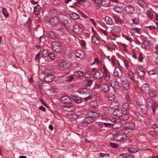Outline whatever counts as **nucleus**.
<instances>
[{
	"label": "nucleus",
	"instance_id": "obj_1",
	"mask_svg": "<svg viewBox=\"0 0 158 158\" xmlns=\"http://www.w3.org/2000/svg\"><path fill=\"white\" fill-rule=\"evenodd\" d=\"M87 117L85 118L84 120V122L87 124H90L94 122L95 118L99 116V114L94 111L89 110L86 113Z\"/></svg>",
	"mask_w": 158,
	"mask_h": 158
},
{
	"label": "nucleus",
	"instance_id": "obj_2",
	"mask_svg": "<svg viewBox=\"0 0 158 158\" xmlns=\"http://www.w3.org/2000/svg\"><path fill=\"white\" fill-rule=\"evenodd\" d=\"M72 1L73 4L70 6L72 8H75L77 6V3L81 5L85 8H87L90 6V3L87 0H65L64 2L67 4L69 2Z\"/></svg>",
	"mask_w": 158,
	"mask_h": 158
},
{
	"label": "nucleus",
	"instance_id": "obj_3",
	"mask_svg": "<svg viewBox=\"0 0 158 158\" xmlns=\"http://www.w3.org/2000/svg\"><path fill=\"white\" fill-rule=\"evenodd\" d=\"M127 135L124 130H122L117 132L114 135V138L117 141L121 142L126 139Z\"/></svg>",
	"mask_w": 158,
	"mask_h": 158
},
{
	"label": "nucleus",
	"instance_id": "obj_4",
	"mask_svg": "<svg viewBox=\"0 0 158 158\" xmlns=\"http://www.w3.org/2000/svg\"><path fill=\"white\" fill-rule=\"evenodd\" d=\"M52 49L56 52H60L62 51V47L60 44L56 41L53 42L51 45Z\"/></svg>",
	"mask_w": 158,
	"mask_h": 158
},
{
	"label": "nucleus",
	"instance_id": "obj_5",
	"mask_svg": "<svg viewBox=\"0 0 158 158\" xmlns=\"http://www.w3.org/2000/svg\"><path fill=\"white\" fill-rule=\"evenodd\" d=\"M148 112L147 108L146 106L143 105L140 106V110L139 111V115L142 117H145Z\"/></svg>",
	"mask_w": 158,
	"mask_h": 158
},
{
	"label": "nucleus",
	"instance_id": "obj_6",
	"mask_svg": "<svg viewBox=\"0 0 158 158\" xmlns=\"http://www.w3.org/2000/svg\"><path fill=\"white\" fill-rule=\"evenodd\" d=\"M150 89V88L149 85L147 83H144L141 85L140 90L142 93L147 94L149 92Z\"/></svg>",
	"mask_w": 158,
	"mask_h": 158
},
{
	"label": "nucleus",
	"instance_id": "obj_7",
	"mask_svg": "<svg viewBox=\"0 0 158 158\" xmlns=\"http://www.w3.org/2000/svg\"><path fill=\"white\" fill-rule=\"evenodd\" d=\"M59 23V20L57 16L53 17L50 19V25L53 27L56 26Z\"/></svg>",
	"mask_w": 158,
	"mask_h": 158
},
{
	"label": "nucleus",
	"instance_id": "obj_8",
	"mask_svg": "<svg viewBox=\"0 0 158 158\" xmlns=\"http://www.w3.org/2000/svg\"><path fill=\"white\" fill-rule=\"evenodd\" d=\"M110 83L111 86L113 89L116 91H118L119 89V86L118 82L115 79L111 80L110 81Z\"/></svg>",
	"mask_w": 158,
	"mask_h": 158
},
{
	"label": "nucleus",
	"instance_id": "obj_9",
	"mask_svg": "<svg viewBox=\"0 0 158 158\" xmlns=\"http://www.w3.org/2000/svg\"><path fill=\"white\" fill-rule=\"evenodd\" d=\"M69 67V64L65 61L60 62L59 65V69L60 70H65Z\"/></svg>",
	"mask_w": 158,
	"mask_h": 158
},
{
	"label": "nucleus",
	"instance_id": "obj_10",
	"mask_svg": "<svg viewBox=\"0 0 158 158\" xmlns=\"http://www.w3.org/2000/svg\"><path fill=\"white\" fill-rule=\"evenodd\" d=\"M125 10L127 13L128 14H132L135 11L134 7L131 5L126 6L125 8Z\"/></svg>",
	"mask_w": 158,
	"mask_h": 158
},
{
	"label": "nucleus",
	"instance_id": "obj_11",
	"mask_svg": "<svg viewBox=\"0 0 158 158\" xmlns=\"http://www.w3.org/2000/svg\"><path fill=\"white\" fill-rule=\"evenodd\" d=\"M104 75L103 72L102 70H99L94 74V77L96 79H99L102 78Z\"/></svg>",
	"mask_w": 158,
	"mask_h": 158
},
{
	"label": "nucleus",
	"instance_id": "obj_12",
	"mask_svg": "<svg viewBox=\"0 0 158 158\" xmlns=\"http://www.w3.org/2000/svg\"><path fill=\"white\" fill-rule=\"evenodd\" d=\"M62 108L64 110L68 112L72 111L75 109L73 105H70L63 106Z\"/></svg>",
	"mask_w": 158,
	"mask_h": 158
},
{
	"label": "nucleus",
	"instance_id": "obj_13",
	"mask_svg": "<svg viewBox=\"0 0 158 158\" xmlns=\"http://www.w3.org/2000/svg\"><path fill=\"white\" fill-rule=\"evenodd\" d=\"M73 30L75 33L77 34H80L83 31L81 27L77 24H75L74 25Z\"/></svg>",
	"mask_w": 158,
	"mask_h": 158
},
{
	"label": "nucleus",
	"instance_id": "obj_14",
	"mask_svg": "<svg viewBox=\"0 0 158 158\" xmlns=\"http://www.w3.org/2000/svg\"><path fill=\"white\" fill-rule=\"evenodd\" d=\"M60 101L63 103L68 104L71 102V99L68 96H65L62 97L60 99Z\"/></svg>",
	"mask_w": 158,
	"mask_h": 158
},
{
	"label": "nucleus",
	"instance_id": "obj_15",
	"mask_svg": "<svg viewBox=\"0 0 158 158\" xmlns=\"http://www.w3.org/2000/svg\"><path fill=\"white\" fill-rule=\"evenodd\" d=\"M129 152L131 153H135L139 150V148L135 145H132L128 149Z\"/></svg>",
	"mask_w": 158,
	"mask_h": 158
},
{
	"label": "nucleus",
	"instance_id": "obj_16",
	"mask_svg": "<svg viewBox=\"0 0 158 158\" xmlns=\"http://www.w3.org/2000/svg\"><path fill=\"white\" fill-rule=\"evenodd\" d=\"M114 74L116 76L119 78L122 77L123 75V73L122 70L118 67H116L115 68L114 71Z\"/></svg>",
	"mask_w": 158,
	"mask_h": 158
},
{
	"label": "nucleus",
	"instance_id": "obj_17",
	"mask_svg": "<svg viewBox=\"0 0 158 158\" xmlns=\"http://www.w3.org/2000/svg\"><path fill=\"white\" fill-rule=\"evenodd\" d=\"M76 56L77 57L82 59L85 57V54L82 50H78L76 52Z\"/></svg>",
	"mask_w": 158,
	"mask_h": 158
},
{
	"label": "nucleus",
	"instance_id": "obj_18",
	"mask_svg": "<svg viewBox=\"0 0 158 158\" xmlns=\"http://www.w3.org/2000/svg\"><path fill=\"white\" fill-rule=\"evenodd\" d=\"M137 73L139 76L141 77H143L145 75V71L143 68H139L138 69Z\"/></svg>",
	"mask_w": 158,
	"mask_h": 158
},
{
	"label": "nucleus",
	"instance_id": "obj_19",
	"mask_svg": "<svg viewBox=\"0 0 158 158\" xmlns=\"http://www.w3.org/2000/svg\"><path fill=\"white\" fill-rule=\"evenodd\" d=\"M149 92L147 93L149 96L152 98H154L156 96V90L153 88L150 89Z\"/></svg>",
	"mask_w": 158,
	"mask_h": 158
},
{
	"label": "nucleus",
	"instance_id": "obj_20",
	"mask_svg": "<svg viewBox=\"0 0 158 158\" xmlns=\"http://www.w3.org/2000/svg\"><path fill=\"white\" fill-rule=\"evenodd\" d=\"M123 113L122 110L119 109H116L113 112V114L114 116L118 117L119 119Z\"/></svg>",
	"mask_w": 158,
	"mask_h": 158
},
{
	"label": "nucleus",
	"instance_id": "obj_21",
	"mask_svg": "<svg viewBox=\"0 0 158 158\" xmlns=\"http://www.w3.org/2000/svg\"><path fill=\"white\" fill-rule=\"evenodd\" d=\"M137 3L142 8H146L147 6L146 3L143 0H137Z\"/></svg>",
	"mask_w": 158,
	"mask_h": 158
},
{
	"label": "nucleus",
	"instance_id": "obj_22",
	"mask_svg": "<svg viewBox=\"0 0 158 158\" xmlns=\"http://www.w3.org/2000/svg\"><path fill=\"white\" fill-rule=\"evenodd\" d=\"M122 84L123 87L126 90H128L130 88L129 83L127 79H125L122 80Z\"/></svg>",
	"mask_w": 158,
	"mask_h": 158
},
{
	"label": "nucleus",
	"instance_id": "obj_23",
	"mask_svg": "<svg viewBox=\"0 0 158 158\" xmlns=\"http://www.w3.org/2000/svg\"><path fill=\"white\" fill-rule=\"evenodd\" d=\"M118 106L119 103L116 101L112 102L110 105V106L111 108L114 109H116Z\"/></svg>",
	"mask_w": 158,
	"mask_h": 158
},
{
	"label": "nucleus",
	"instance_id": "obj_24",
	"mask_svg": "<svg viewBox=\"0 0 158 158\" xmlns=\"http://www.w3.org/2000/svg\"><path fill=\"white\" fill-rule=\"evenodd\" d=\"M113 18L115 20L117 23H121L123 22V21L121 19L120 17L116 15H113Z\"/></svg>",
	"mask_w": 158,
	"mask_h": 158
},
{
	"label": "nucleus",
	"instance_id": "obj_25",
	"mask_svg": "<svg viewBox=\"0 0 158 158\" xmlns=\"http://www.w3.org/2000/svg\"><path fill=\"white\" fill-rule=\"evenodd\" d=\"M72 98L76 103H80L82 102V100L81 98L79 97L75 96H71Z\"/></svg>",
	"mask_w": 158,
	"mask_h": 158
},
{
	"label": "nucleus",
	"instance_id": "obj_26",
	"mask_svg": "<svg viewBox=\"0 0 158 158\" xmlns=\"http://www.w3.org/2000/svg\"><path fill=\"white\" fill-rule=\"evenodd\" d=\"M129 118V115L128 114H126V113H123L122 115H121V116L119 118V119L121 120L125 121L127 120Z\"/></svg>",
	"mask_w": 158,
	"mask_h": 158
},
{
	"label": "nucleus",
	"instance_id": "obj_27",
	"mask_svg": "<svg viewBox=\"0 0 158 158\" xmlns=\"http://www.w3.org/2000/svg\"><path fill=\"white\" fill-rule=\"evenodd\" d=\"M74 76L77 77H80L84 75V72L82 71H77L74 72Z\"/></svg>",
	"mask_w": 158,
	"mask_h": 158
},
{
	"label": "nucleus",
	"instance_id": "obj_28",
	"mask_svg": "<svg viewBox=\"0 0 158 158\" xmlns=\"http://www.w3.org/2000/svg\"><path fill=\"white\" fill-rule=\"evenodd\" d=\"M41 7L39 5H37L34 7V11L35 14L36 15H38L40 13Z\"/></svg>",
	"mask_w": 158,
	"mask_h": 158
},
{
	"label": "nucleus",
	"instance_id": "obj_29",
	"mask_svg": "<svg viewBox=\"0 0 158 158\" xmlns=\"http://www.w3.org/2000/svg\"><path fill=\"white\" fill-rule=\"evenodd\" d=\"M101 88L103 92H106L109 90V86L107 84H103L102 85Z\"/></svg>",
	"mask_w": 158,
	"mask_h": 158
},
{
	"label": "nucleus",
	"instance_id": "obj_30",
	"mask_svg": "<svg viewBox=\"0 0 158 158\" xmlns=\"http://www.w3.org/2000/svg\"><path fill=\"white\" fill-rule=\"evenodd\" d=\"M83 84L84 85L88 87L92 85V81L90 79H87L84 81Z\"/></svg>",
	"mask_w": 158,
	"mask_h": 158
},
{
	"label": "nucleus",
	"instance_id": "obj_31",
	"mask_svg": "<svg viewBox=\"0 0 158 158\" xmlns=\"http://www.w3.org/2000/svg\"><path fill=\"white\" fill-rule=\"evenodd\" d=\"M70 16L72 19L75 20L78 19L80 18L79 15L75 13H73L71 14H70Z\"/></svg>",
	"mask_w": 158,
	"mask_h": 158
},
{
	"label": "nucleus",
	"instance_id": "obj_32",
	"mask_svg": "<svg viewBox=\"0 0 158 158\" xmlns=\"http://www.w3.org/2000/svg\"><path fill=\"white\" fill-rule=\"evenodd\" d=\"M68 118L71 120L76 119L78 118L77 116L75 113H73L69 114L68 116Z\"/></svg>",
	"mask_w": 158,
	"mask_h": 158
},
{
	"label": "nucleus",
	"instance_id": "obj_33",
	"mask_svg": "<svg viewBox=\"0 0 158 158\" xmlns=\"http://www.w3.org/2000/svg\"><path fill=\"white\" fill-rule=\"evenodd\" d=\"M105 21L106 23L108 25L113 24V22L112 19L109 16H106L105 18Z\"/></svg>",
	"mask_w": 158,
	"mask_h": 158
},
{
	"label": "nucleus",
	"instance_id": "obj_34",
	"mask_svg": "<svg viewBox=\"0 0 158 158\" xmlns=\"http://www.w3.org/2000/svg\"><path fill=\"white\" fill-rule=\"evenodd\" d=\"M78 92L82 94H85L88 93L89 90L88 88H84L78 90Z\"/></svg>",
	"mask_w": 158,
	"mask_h": 158
},
{
	"label": "nucleus",
	"instance_id": "obj_35",
	"mask_svg": "<svg viewBox=\"0 0 158 158\" xmlns=\"http://www.w3.org/2000/svg\"><path fill=\"white\" fill-rule=\"evenodd\" d=\"M110 4V0H103L102 2V5L105 7L108 6Z\"/></svg>",
	"mask_w": 158,
	"mask_h": 158
},
{
	"label": "nucleus",
	"instance_id": "obj_36",
	"mask_svg": "<svg viewBox=\"0 0 158 158\" xmlns=\"http://www.w3.org/2000/svg\"><path fill=\"white\" fill-rule=\"evenodd\" d=\"M146 14L150 19H152L154 18V15L153 13L150 10L146 12Z\"/></svg>",
	"mask_w": 158,
	"mask_h": 158
},
{
	"label": "nucleus",
	"instance_id": "obj_37",
	"mask_svg": "<svg viewBox=\"0 0 158 158\" xmlns=\"http://www.w3.org/2000/svg\"><path fill=\"white\" fill-rule=\"evenodd\" d=\"M92 41L96 44H99L100 43V41L99 39L97 37L95 36H94L91 37Z\"/></svg>",
	"mask_w": 158,
	"mask_h": 158
},
{
	"label": "nucleus",
	"instance_id": "obj_38",
	"mask_svg": "<svg viewBox=\"0 0 158 158\" xmlns=\"http://www.w3.org/2000/svg\"><path fill=\"white\" fill-rule=\"evenodd\" d=\"M93 126L95 127V130H97L98 129H102L104 127L103 123H99L97 124L94 125Z\"/></svg>",
	"mask_w": 158,
	"mask_h": 158
},
{
	"label": "nucleus",
	"instance_id": "obj_39",
	"mask_svg": "<svg viewBox=\"0 0 158 158\" xmlns=\"http://www.w3.org/2000/svg\"><path fill=\"white\" fill-rule=\"evenodd\" d=\"M90 105L92 108L95 109L96 108V107L98 106V103L96 101H93L90 103Z\"/></svg>",
	"mask_w": 158,
	"mask_h": 158
},
{
	"label": "nucleus",
	"instance_id": "obj_40",
	"mask_svg": "<svg viewBox=\"0 0 158 158\" xmlns=\"http://www.w3.org/2000/svg\"><path fill=\"white\" fill-rule=\"evenodd\" d=\"M61 22L64 27L68 26L69 23L68 19L65 18H63L61 19Z\"/></svg>",
	"mask_w": 158,
	"mask_h": 158
},
{
	"label": "nucleus",
	"instance_id": "obj_41",
	"mask_svg": "<svg viewBox=\"0 0 158 158\" xmlns=\"http://www.w3.org/2000/svg\"><path fill=\"white\" fill-rule=\"evenodd\" d=\"M114 9L118 13H120L122 12V8L120 6H115Z\"/></svg>",
	"mask_w": 158,
	"mask_h": 158
},
{
	"label": "nucleus",
	"instance_id": "obj_42",
	"mask_svg": "<svg viewBox=\"0 0 158 158\" xmlns=\"http://www.w3.org/2000/svg\"><path fill=\"white\" fill-rule=\"evenodd\" d=\"M135 126V124L133 123H129L127 127V130H131L134 128Z\"/></svg>",
	"mask_w": 158,
	"mask_h": 158
},
{
	"label": "nucleus",
	"instance_id": "obj_43",
	"mask_svg": "<svg viewBox=\"0 0 158 158\" xmlns=\"http://www.w3.org/2000/svg\"><path fill=\"white\" fill-rule=\"evenodd\" d=\"M43 55L44 57L49 56V51L48 50L44 49L43 51Z\"/></svg>",
	"mask_w": 158,
	"mask_h": 158
},
{
	"label": "nucleus",
	"instance_id": "obj_44",
	"mask_svg": "<svg viewBox=\"0 0 158 158\" xmlns=\"http://www.w3.org/2000/svg\"><path fill=\"white\" fill-rule=\"evenodd\" d=\"M128 75L132 81H134L135 80L134 74L131 71H129L128 72Z\"/></svg>",
	"mask_w": 158,
	"mask_h": 158
},
{
	"label": "nucleus",
	"instance_id": "obj_45",
	"mask_svg": "<svg viewBox=\"0 0 158 158\" xmlns=\"http://www.w3.org/2000/svg\"><path fill=\"white\" fill-rule=\"evenodd\" d=\"M57 34L52 31H50V39H55L57 38Z\"/></svg>",
	"mask_w": 158,
	"mask_h": 158
},
{
	"label": "nucleus",
	"instance_id": "obj_46",
	"mask_svg": "<svg viewBox=\"0 0 158 158\" xmlns=\"http://www.w3.org/2000/svg\"><path fill=\"white\" fill-rule=\"evenodd\" d=\"M113 31L117 33H119L121 31L120 28L118 26H115L113 28Z\"/></svg>",
	"mask_w": 158,
	"mask_h": 158
},
{
	"label": "nucleus",
	"instance_id": "obj_47",
	"mask_svg": "<svg viewBox=\"0 0 158 158\" xmlns=\"http://www.w3.org/2000/svg\"><path fill=\"white\" fill-rule=\"evenodd\" d=\"M2 12L6 18H7L8 16L9 13L7 12V10L5 8L3 7L2 8Z\"/></svg>",
	"mask_w": 158,
	"mask_h": 158
},
{
	"label": "nucleus",
	"instance_id": "obj_48",
	"mask_svg": "<svg viewBox=\"0 0 158 158\" xmlns=\"http://www.w3.org/2000/svg\"><path fill=\"white\" fill-rule=\"evenodd\" d=\"M146 102L148 106L149 107H151L153 102L150 98L147 99Z\"/></svg>",
	"mask_w": 158,
	"mask_h": 158
},
{
	"label": "nucleus",
	"instance_id": "obj_49",
	"mask_svg": "<svg viewBox=\"0 0 158 158\" xmlns=\"http://www.w3.org/2000/svg\"><path fill=\"white\" fill-rule=\"evenodd\" d=\"M128 107L129 104L127 102L124 103L122 106V108L124 110H127L128 109Z\"/></svg>",
	"mask_w": 158,
	"mask_h": 158
},
{
	"label": "nucleus",
	"instance_id": "obj_50",
	"mask_svg": "<svg viewBox=\"0 0 158 158\" xmlns=\"http://www.w3.org/2000/svg\"><path fill=\"white\" fill-rule=\"evenodd\" d=\"M151 107L152 108L153 112L155 113L156 112L157 108L156 104L155 102H153L152 104V106Z\"/></svg>",
	"mask_w": 158,
	"mask_h": 158
},
{
	"label": "nucleus",
	"instance_id": "obj_51",
	"mask_svg": "<svg viewBox=\"0 0 158 158\" xmlns=\"http://www.w3.org/2000/svg\"><path fill=\"white\" fill-rule=\"evenodd\" d=\"M75 78L73 75H71L65 78V81H70L73 79H74Z\"/></svg>",
	"mask_w": 158,
	"mask_h": 158
},
{
	"label": "nucleus",
	"instance_id": "obj_52",
	"mask_svg": "<svg viewBox=\"0 0 158 158\" xmlns=\"http://www.w3.org/2000/svg\"><path fill=\"white\" fill-rule=\"evenodd\" d=\"M149 74L151 75H156L157 73V71L155 69H153L149 71Z\"/></svg>",
	"mask_w": 158,
	"mask_h": 158
},
{
	"label": "nucleus",
	"instance_id": "obj_53",
	"mask_svg": "<svg viewBox=\"0 0 158 158\" xmlns=\"http://www.w3.org/2000/svg\"><path fill=\"white\" fill-rule=\"evenodd\" d=\"M101 117H102V119H106L109 118V115L106 113H103L101 114Z\"/></svg>",
	"mask_w": 158,
	"mask_h": 158
},
{
	"label": "nucleus",
	"instance_id": "obj_54",
	"mask_svg": "<svg viewBox=\"0 0 158 158\" xmlns=\"http://www.w3.org/2000/svg\"><path fill=\"white\" fill-rule=\"evenodd\" d=\"M49 74L48 73L47 75H45L44 78V81L46 83L49 82Z\"/></svg>",
	"mask_w": 158,
	"mask_h": 158
},
{
	"label": "nucleus",
	"instance_id": "obj_55",
	"mask_svg": "<svg viewBox=\"0 0 158 158\" xmlns=\"http://www.w3.org/2000/svg\"><path fill=\"white\" fill-rule=\"evenodd\" d=\"M104 80L106 81H108L110 79V76L109 73L104 74Z\"/></svg>",
	"mask_w": 158,
	"mask_h": 158
},
{
	"label": "nucleus",
	"instance_id": "obj_56",
	"mask_svg": "<svg viewBox=\"0 0 158 158\" xmlns=\"http://www.w3.org/2000/svg\"><path fill=\"white\" fill-rule=\"evenodd\" d=\"M123 37L127 40L128 41H129L130 43L132 42L133 41L132 39L130 37L127 36L125 35H122Z\"/></svg>",
	"mask_w": 158,
	"mask_h": 158
},
{
	"label": "nucleus",
	"instance_id": "obj_57",
	"mask_svg": "<svg viewBox=\"0 0 158 158\" xmlns=\"http://www.w3.org/2000/svg\"><path fill=\"white\" fill-rule=\"evenodd\" d=\"M73 87V85L71 84H68L66 86L67 89L69 91L72 90Z\"/></svg>",
	"mask_w": 158,
	"mask_h": 158
},
{
	"label": "nucleus",
	"instance_id": "obj_58",
	"mask_svg": "<svg viewBox=\"0 0 158 158\" xmlns=\"http://www.w3.org/2000/svg\"><path fill=\"white\" fill-rule=\"evenodd\" d=\"M115 98V96H114V95L113 94L109 95L108 97V98L109 100L112 101Z\"/></svg>",
	"mask_w": 158,
	"mask_h": 158
},
{
	"label": "nucleus",
	"instance_id": "obj_59",
	"mask_svg": "<svg viewBox=\"0 0 158 158\" xmlns=\"http://www.w3.org/2000/svg\"><path fill=\"white\" fill-rule=\"evenodd\" d=\"M100 86V82L99 81L95 82L94 85V88L96 89H99Z\"/></svg>",
	"mask_w": 158,
	"mask_h": 158
},
{
	"label": "nucleus",
	"instance_id": "obj_60",
	"mask_svg": "<svg viewBox=\"0 0 158 158\" xmlns=\"http://www.w3.org/2000/svg\"><path fill=\"white\" fill-rule=\"evenodd\" d=\"M143 59V54H142V53L141 52L139 54L138 60L139 62H142V61Z\"/></svg>",
	"mask_w": 158,
	"mask_h": 158
},
{
	"label": "nucleus",
	"instance_id": "obj_61",
	"mask_svg": "<svg viewBox=\"0 0 158 158\" xmlns=\"http://www.w3.org/2000/svg\"><path fill=\"white\" fill-rule=\"evenodd\" d=\"M52 3L54 5L56 6L60 3V1L59 0H53L52 1Z\"/></svg>",
	"mask_w": 158,
	"mask_h": 158
},
{
	"label": "nucleus",
	"instance_id": "obj_62",
	"mask_svg": "<svg viewBox=\"0 0 158 158\" xmlns=\"http://www.w3.org/2000/svg\"><path fill=\"white\" fill-rule=\"evenodd\" d=\"M149 133L150 135H152V137H155L156 135V133L154 131H150Z\"/></svg>",
	"mask_w": 158,
	"mask_h": 158
},
{
	"label": "nucleus",
	"instance_id": "obj_63",
	"mask_svg": "<svg viewBox=\"0 0 158 158\" xmlns=\"http://www.w3.org/2000/svg\"><path fill=\"white\" fill-rule=\"evenodd\" d=\"M78 41L81 47H84L85 45V41L83 40H78Z\"/></svg>",
	"mask_w": 158,
	"mask_h": 158
},
{
	"label": "nucleus",
	"instance_id": "obj_64",
	"mask_svg": "<svg viewBox=\"0 0 158 158\" xmlns=\"http://www.w3.org/2000/svg\"><path fill=\"white\" fill-rule=\"evenodd\" d=\"M110 146L113 148H116L118 147V145L114 143H110Z\"/></svg>",
	"mask_w": 158,
	"mask_h": 158
}]
</instances>
